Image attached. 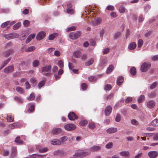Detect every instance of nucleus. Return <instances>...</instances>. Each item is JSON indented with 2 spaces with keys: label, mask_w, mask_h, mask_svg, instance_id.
<instances>
[{
  "label": "nucleus",
  "mask_w": 158,
  "mask_h": 158,
  "mask_svg": "<svg viewBox=\"0 0 158 158\" xmlns=\"http://www.w3.org/2000/svg\"><path fill=\"white\" fill-rule=\"evenodd\" d=\"M90 153V151L89 149H87L85 151L78 150L76 151L74 156H76L77 157L81 158L84 157Z\"/></svg>",
  "instance_id": "f257e3e1"
},
{
  "label": "nucleus",
  "mask_w": 158,
  "mask_h": 158,
  "mask_svg": "<svg viewBox=\"0 0 158 158\" xmlns=\"http://www.w3.org/2000/svg\"><path fill=\"white\" fill-rule=\"evenodd\" d=\"M41 73L46 76H50L51 70V66L50 65L46 66L41 68Z\"/></svg>",
  "instance_id": "f03ea898"
},
{
  "label": "nucleus",
  "mask_w": 158,
  "mask_h": 158,
  "mask_svg": "<svg viewBox=\"0 0 158 158\" xmlns=\"http://www.w3.org/2000/svg\"><path fill=\"white\" fill-rule=\"evenodd\" d=\"M150 66L151 64L149 62H145L143 63L141 67V71L143 72H145L148 71Z\"/></svg>",
  "instance_id": "7ed1b4c3"
},
{
  "label": "nucleus",
  "mask_w": 158,
  "mask_h": 158,
  "mask_svg": "<svg viewBox=\"0 0 158 158\" xmlns=\"http://www.w3.org/2000/svg\"><path fill=\"white\" fill-rule=\"evenodd\" d=\"M81 33L80 31H77L76 33H70L69 35V38L72 39L74 40L77 39L81 35Z\"/></svg>",
  "instance_id": "20e7f679"
},
{
  "label": "nucleus",
  "mask_w": 158,
  "mask_h": 158,
  "mask_svg": "<svg viewBox=\"0 0 158 158\" xmlns=\"http://www.w3.org/2000/svg\"><path fill=\"white\" fill-rule=\"evenodd\" d=\"M18 35L16 33H11L4 35V37L5 38L8 40H10L15 38H18Z\"/></svg>",
  "instance_id": "39448f33"
},
{
  "label": "nucleus",
  "mask_w": 158,
  "mask_h": 158,
  "mask_svg": "<svg viewBox=\"0 0 158 158\" xmlns=\"http://www.w3.org/2000/svg\"><path fill=\"white\" fill-rule=\"evenodd\" d=\"M102 22V19L98 17L94 19L91 23L94 26H95L100 24Z\"/></svg>",
  "instance_id": "423d86ee"
},
{
  "label": "nucleus",
  "mask_w": 158,
  "mask_h": 158,
  "mask_svg": "<svg viewBox=\"0 0 158 158\" xmlns=\"http://www.w3.org/2000/svg\"><path fill=\"white\" fill-rule=\"evenodd\" d=\"M76 126L73 124H68L65 125L64 128L68 131H71L75 129Z\"/></svg>",
  "instance_id": "0eeeda50"
},
{
  "label": "nucleus",
  "mask_w": 158,
  "mask_h": 158,
  "mask_svg": "<svg viewBox=\"0 0 158 158\" xmlns=\"http://www.w3.org/2000/svg\"><path fill=\"white\" fill-rule=\"evenodd\" d=\"M148 155L150 158H156L158 155V153L156 151H151L148 152Z\"/></svg>",
  "instance_id": "6e6552de"
},
{
  "label": "nucleus",
  "mask_w": 158,
  "mask_h": 158,
  "mask_svg": "<svg viewBox=\"0 0 158 158\" xmlns=\"http://www.w3.org/2000/svg\"><path fill=\"white\" fill-rule=\"evenodd\" d=\"M14 70V67L13 65L8 66L5 68L4 72L6 73H9L12 72Z\"/></svg>",
  "instance_id": "1a4fd4ad"
},
{
  "label": "nucleus",
  "mask_w": 158,
  "mask_h": 158,
  "mask_svg": "<svg viewBox=\"0 0 158 158\" xmlns=\"http://www.w3.org/2000/svg\"><path fill=\"white\" fill-rule=\"evenodd\" d=\"M17 150L15 147H12L11 148V152L10 156V158H14L16 157Z\"/></svg>",
  "instance_id": "9d476101"
},
{
  "label": "nucleus",
  "mask_w": 158,
  "mask_h": 158,
  "mask_svg": "<svg viewBox=\"0 0 158 158\" xmlns=\"http://www.w3.org/2000/svg\"><path fill=\"white\" fill-rule=\"evenodd\" d=\"M45 36V33L43 31H41L37 35L36 38L38 40H40L43 39Z\"/></svg>",
  "instance_id": "9b49d317"
},
{
  "label": "nucleus",
  "mask_w": 158,
  "mask_h": 158,
  "mask_svg": "<svg viewBox=\"0 0 158 158\" xmlns=\"http://www.w3.org/2000/svg\"><path fill=\"white\" fill-rule=\"evenodd\" d=\"M69 119L71 120H74L76 119L77 118V117L75 114L73 112H70L68 115Z\"/></svg>",
  "instance_id": "f8f14e48"
},
{
  "label": "nucleus",
  "mask_w": 158,
  "mask_h": 158,
  "mask_svg": "<svg viewBox=\"0 0 158 158\" xmlns=\"http://www.w3.org/2000/svg\"><path fill=\"white\" fill-rule=\"evenodd\" d=\"M14 52V50L12 49H11L3 53V54L5 57H8L10 55L13 53Z\"/></svg>",
  "instance_id": "ddd939ff"
},
{
  "label": "nucleus",
  "mask_w": 158,
  "mask_h": 158,
  "mask_svg": "<svg viewBox=\"0 0 158 158\" xmlns=\"http://www.w3.org/2000/svg\"><path fill=\"white\" fill-rule=\"evenodd\" d=\"M155 103L153 101H149L147 102V106L149 108H152L155 106Z\"/></svg>",
  "instance_id": "4468645a"
},
{
  "label": "nucleus",
  "mask_w": 158,
  "mask_h": 158,
  "mask_svg": "<svg viewBox=\"0 0 158 158\" xmlns=\"http://www.w3.org/2000/svg\"><path fill=\"white\" fill-rule=\"evenodd\" d=\"M61 129L60 128H55L52 131V133L54 135H58L61 132Z\"/></svg>",
  "instance_id": "2eb2a0df"
},
{
  "label": "nucleus",
  "mask_w": 158,
  "mask_h": 158,
  "mask_svg": "<svg viewBox=\"0 0 158 158\" xmlns=\"http://www.w3.org/2000/svg\"><path fill=\"white\" fill-rule=\"evenodd\" d=\"M117 131V129L115 127H110L106 130V132L108 134H112Z\"/></svg>",
  "instance_id": "dca6fc26"
},
{
  "label": "nucleus",
  "mask_w": 158,
  "mask_h": 158,
  "mask_svg": "<svg viewBox=\"0 0 158 158\" xmlns=\"http://www.w3.org/2000/svg\"><path fill=\"white\" fill-rule=\"evenodd\" d=\"M112 110V108L110 106H108L106 107L105 110V114L108 116L110 114Z\"/></svg>",
  "instance_id": "f3484780"
},
{
  "label": "nucleus",
  "mask_w": 158,
  "mask_h": 158,
  "mask_svg": "<svg viewBox=\"0 0 158 158\" xmlns=\"http://www.w3.org/2000/svg\"><path fill=\"white\" fill-rule=\"evenodd\" d=\"M51 143L53 145H59L61 144V141L57 139H54L51 142Z\"/></svg>",
  "instance_id": "a211bd4d"
},
{
  "label": "nucleus",
  "mask_w": 158,
  "mask_h": 158,
  "mask_svg": "<svg viewBox=\"0 0 158 158\" xmlns=\"http://www.w3.org/2000/svg\"><path fill=\"white\" fill-rule=\"evenodd\" d=\"M130 152L128 151H123L119 152V155L123 156L126 157H129L130 156Z\"/></svg>",
  "instance_id": "6ab92c4d"
},
{
  "label": "nucleus",
  "mask_w": 158,
  "mask_h": 158,
  "mask_svg": "<svg viewBox=\"0 0 158 158\" xmlns=\"http://www.w3.org/2000/svg\"><path fill=\"white\" fill-rule=\"evenodd\" d=\"M136 46V44L134 42H132L129 44L128 48L130 50H132L135 48Z\"/></svg>",
  "instance_id": "aec40b11"
},
{
  "label": "nucleus",
  "mask_w": 158,
  "mask_h": 158,
  "mask_svg": "<svg viewBox=\"0 0 158 158\" xmlns=\"http://www.w3.org/2000/svg\"><path fill=\"white\" fill-rule=\"evenodd\" d=\"M101 147L98 146H94L90 148L89 150L91 151L95 152L99 150H100Z\"/></svg>",
  "instance_id": "412c9836"
},
{
  "label": "nucleus",
  "mask_w": 158,
  "mask_h": 158,
  "mask_svg": "<svg viewBox=\"0 0 158 158\" xmlns=\"http://www.w3.org/2000/svg\"><path fill=\"white\" fill-rule=\"evenodd\" d=\"M46 81V78L45 77H44L42 81H40L38 84V86L39 88L40 89L41 87L44 86Z\"/></svg>",
  "instance_id": "4be33fe9"
},
{
  "label": "nucleus",
  "mask_w": 158,
  "mask_h": 158,
  "mask_svg": "<svg viewBox=\"0 0 158 158\" xmlns=\"http://www.w3.org/2000/svg\"><path fill=\"white\" fill-rule=\"evenodd\" d=\"M19 125L17 123H13L9 125V128L12 129L18 128L19 127Z\"/></svg>",
  "instance_id": "5701e85b"
},
{
  "label": "nucleus",
  "mask_w": 158,
  "mask_h": 158,
  "mask_svg": "<svg viewBox=\"0 0 158 158\" xmlns=\"http://www.w3.org/2000/svg\"><path fill=\"white\" fill-rule=\"evenodd\" d=\"M94 62V59L91 58L88 60L85 63V65L86 66H89L92 64Z\"/></svg>",
  "instance_id": "b1692460"
},
{
  "label": "nucleus",
  "mask_w": 158,
  "mask_h": 158,
  "mask_svg": "<svg viewBox=\"0 0 158 158\" xmlns=\"http://www.w3.org/2000/svg\"><path fill=\"white\" fill-rule=\"evenodd\" d=\"M124 78L122 76L118 78L117 81V83L118 85H121L123 81Z\"/></svg>",
  "instance_id": "393cba45"
},
{
  "label": "nucleus",
  "mask_w": 158,
  "mask_h": 158,
  "mask_svg": "<svg viewBox=\"0 0 158 158\" xmlns=\"http://www.w3.org/2000/svg\"><path fill=\"white\" fill-rule=\"evenodd\" d=\"M64 152L62 150H58L55 152L54 153L55 155H58L60 156H63L64 155Z\"/></svg>",
  "instance_id": "a878e982"
},
{
  "label": "nucleus",
  "mask_w": 158,
  "mask_h": 158,
  "mask_svg": "<svg viewBox=\"0 0 158 158\" xmlns=\"http://www.w3.org/2000/svg\"><path fill=\"white\" fill-rule=\"evenodd\" d=\"M40 61L38 60H34L32 62V65L34 67H36L39 65Z\"/></svg>",
  "instance_id": "bb28decb"
},
{
  "label": "nucleus",
  "mask_w": 158,
  "mask_h": 158,
  "mask_svg": "<svg viewBox=\"0 0 158 158\" xmlns=\"http://www.w3.org/2000/svg\"><path fill=\"white\" fill-rule=\"evenodd\" d=\"M35 49V48L34 46L30 47L28 48H26L25 51L26 52H29L34 51Z\"/></svg>",
  "instance_id": "cd10ccee"
},
{
  "label": "nucleus",
  "mask_w": 158,
  "mask_h": 158,
  "mask_svg": "<svg viewBox=\"0 0 158 158\" xmlns=\"http://www.w3.org/2000/svg\"><path fill=\"white\" fill-rule=\"evenodd\" d=\"M114 69V66L113 65H111L107 69L106 73L107 74L110 73L112 72Z\"/></svg>",
  "instance_id": "c85d7f7f"
},
{
  "label": "nucleus",
  "mask_w": 158,
  "mask_h": 158,
  "mask_svg": "<svg viewBox=\"0 0 158 158\" xmlns=\"http://www.w3.org/2000/svg\"><path fill=\"white\" fill-rule=\"evenodd\" d=\"M81 53L79 51H76L74 52V55L75 57L79 58L81 56Z\"/></svg>",
  "instance_id": "c756f323"
},
{
  "label": "nucleus",
  "mask_w": 158,
  "mask_h": 158,
  "mask_svg": "<svg viewBox=\"0 0 158 158\" xmlns=\"http://www.w3.org/2000/svg\"><path fill=\"white\" fill-rule=\"evenodd\" d=\"M130 72L131 75H135L136 73V69L134 67H132L130 69Z\"/></svg>",
  "instance_id": "7c9ffc66"
},
{
  "label": "nucleus",
  "mask_w": 158,
  "mask_h": 158,
  "mask_svg": "<svg viewBox=\"0 0 158 158\" xmlns=\"http://www.w3.org/2000/svg\"><path fill=\"white\" fill-rule=\"evenodd\" d=\"M107 61L105 59H102L101 61L100 65L102 67L106 66Z\"/></svg>",
  "instance_id": "2f4dec72"
},
{
  "label": "nucleus",
  "mask_w": 158,
  "mask_h": 158,
  "mask_svg": "<svg viewBox=\"0 0 158 158\" xmlns=\"http://www.w3.org/2000/svg\"><path fill=\"white\" fill-rule=\"evenodd\" d=\"M88 123V122L86 120H82L79 123V124L82 126H84L86 125Z\"/></svg>",
  "instance_id": "473e14b6"
},
{
  "label": "nucleus",
  "mask_w": 158,
  "mask_h": 158,
  "mask_svg": "<svg viewBox=\"0 0 158 158\" xmlns=\"http://www.w3.org/2000/svg\"><path fill=\"white\" fill-rule=\"evenodd\" d=\"M145 99V97L143 95H141L138 99V102L140 103L144 101Z\"/></svg>",
  "instance_id": "72a5a7b5"
},
{
  "label": "nucleus",
  "mask_w": 158,
  "mask_h": 158,
  "mask_svg": "<svg viewBox=\"0 0 158 158\" xmlns=\"http://www.w3.org/2000/svg\"><path fill=\"white\" fill-rule=\"evenodd\" d=\"M16 91L20 94H23L24 92L23 89L20 87H16Z\"/></svg>",
  "instance_id": "f704fd0d"
},
{
  "label": "nucleus",
  "mask_w": 158,
  "mask_h": 158,
  "mask_svg": "<svg viewBox=\"0 0 158 158\" xmlns=\"http://www.w3.org/2000/svg\"><path fill=\"white\" fill-rule=\"evenodd\" d=\"M10 21H7L5 23H2L1 25V27L2 28H4L9 25Z\"/></svg>",
  "instance_id": "c9c22d12"
},
{
  "label": "nucleus",
  "mask_w": 158,
  "mask_h": 158,
  "mask_svg": "<svg viewBox=\"0 0 158 158\" xmlns=\"http://www.w3.org/2000/svg\"><path fill=\"white\" fill-rule=\"evenodd\" d=\"M152 125L153 126H158V120L156 119L154 120L151 123Z\"/></svg>",
  "instance_id": "e433bc0d"
},
{
  "label": "nucleus",
  "mask_w": 158,
  "mask_h": 158,
  "mask_svg": "<svg viewBox=\"0 0 158 158\" xmlns=\"http://www.w3.org/2000/svg\"><path fill=\"white\" fill-rule=\"evenodd\" d=\"M113 145V143L112 142H110L108 143L105 146L106 148L107 149H110L111 148Z\"/></svg>",
  "instance_id": "4c0bfd02"
},
{
  "label": "nucleus",
  "mask_w": 158,
  "mask_h": 158,
  "mask_svg": "<svg viewBox=\"0 0 158 158\" xmlns=\"http://www.w3.org/2000/svg\"><path fill=\"white\" fill-rule=\"evenodd\" d=\"M88 127L90 128L93 129L95 127V125L94 122H91L89 123L88 125Z\"/></svg>",
  "instance_id": "58836bf2"
},
{
  "label": "nucleus",
  "mask_w": 158,
  "mask_h": 158,
  "mask_svg": "<svg viewBox=\"0 0 158 158\" xmlns=\"http://www.w3.org/2000/svg\"><path fill=\"white\" fill-rule=\"evenodd\" d=\"M21 23H18L14 25L13 27V29L14 30H16L18 29L21 26Z\"/></svg>",
  "instance_id": "ea45409f"
},
{
  "label": "nucleus",
  "mask_w": 158,
  "mask_h": 158,
  "mask_svg": "<svg viewBox=\"0 0 158 158\" xmlns=\"http://www.w3.org/2000/svg\"><path fill=\"white\" fill-rule=\"evenodd\" d=\"M158 85L157 82H153L150 86V89H154L157 85Z\"/></svg>",
  "instance_id": "a19ab883"
},
{
  "label": "nucleus",
  "mask_w": 158,
  "mask_h": 158,
  "mask_svg": "<svg viewBox=\"0 0 158 158\" xmlns=\"http://www.w3.org/2000/svg\"><path fill=\"white\" fill-rule=\"evenodd\" d=\"M35 98V96L34 93L31 94L29 97L28 98V100L29 101H31L34 100Z\"/></svg>",
  "instance_id": "79ce46f5"
},
{
  "label": "nucleus",
  "mask_w": 158,
  "mask_h": 158,
  "mask_svg": "<svg viewBox=\"0 0 158 158\" xmlns=\"http://www.w3.org/2000/svg\"><path fill=\"white\" fill-rule=\"evenodd\" d=\"M89 81H94L97 80V78L96 77L94 76H91L88 78Z\"/></svg>",
  "instance_id": "37998d69"
},
{
  "label": "nucleus",
  "mask_w": 158,
  "mask_h": 158,
  "mask_svg": "<svg viewBox=\"0 0 158 158\" xmlns=\"http://www.w3.org/2000/svg\"><path fill=\"white\" fill-rule=\"evenodd\" d=\"M106 32V30L104 29H102L100 32V37L101 38L102 40V39L103 35Z\"/></svg>",
  "instance_id": "c03bdc74"
},
{
  "label": "nucleus",
  "mask_w": 158,
  "mask_h": 158,
  "mask_svg": "<svg viewBox=\"0 0 158 158\" xmlns=\"http://www.w3.org/2000/svg\"><path fill=\"white\" fill-rule=\"evenodd\" d=\"M57 35L56 34H53L50 35L49 36V40H53Z\"/></svg>",
  "instance_id": "a18cd8bd"
},
{
  "label": "nucleus",
  "mask_w": 158,
  "mask_h": 158,
  "mask_svg": "<svg viewBox=\"0 0 158 158\" xmlns=\"http://www.w3.org/2000/svg\"><path fill=\"white\" fill-rule=\"evenodd\" d=\"M5 45L4 48H7L9 47H11L12 45V44L11 42H9L5 44Z\"/></svg>",
  "instance_id": "49530a36"
},
{
  "label": "nucleus",
  "mask_w": 158,
  "mask_h": 158,
  "mask_svg": "<svg viewBox=\"0 0 158 158\" xmlns=\"http://www.w3.org/2000/svg\"><path fill=\"white\" fill-rule=\"evenodd\" d=\"M10 154V152L9 151L7 150H4L3 151V153L2 155L4 156H8Z\"/></svg>",
  "instance_id": "de8ad7c7"
},
{
  "label": "nucleus",
  "mask_w": 158,
  "mask_h": 158,
  "mask_svg": "<svg viewBox=\"0 0 158 158\" xmlns=\"http://www.w3.org/2000/svg\"><path fill=\"white\" fill-rule=\"evenodd\" d=\"M15 142L19 144L21 143H22L23 141L20 139L19 137H17L15 140Z\"/></svg>",
  "instance_id": "09e8293b"
},
{
  "label": "nucleus",
  "mask_w": 158,
  "mask_h": 158,
  "mask_svg": "<svg viewBox=\"0 0 158 158\" xmlns=\"http://www.w3.org/2000/svg\"><path fill=\"white\" fill-rule=\"evenodd\" d=\"M143 41L142 40L139 39L138 40V47L140 48L143 44Z\"/></svg>",
  "instance_id": "8fccbe9b"
},
{
  "label": "nucleus",
  "mask_w": 158,
  "mask_h": 158,
  "mask_svg": "<svg viewBox=\"0 0 158 158\" xmlns=\"http://www.w3.org/2000/svg\"><path fill=\"white\" fill-rule=\"evenodd\" d=\"M119 10L120 13H123L125 10V8L123 6H121L119 8Z\"/></svg>",
  "instance_id": "3c124183"
},
{
  "label": "nucleus",
  "mask_w": 158,
  "mask_h": 158,
  "mask_svg": "<svg viewBox=\"0 0 158 158\" xmlns=\"http://www.w3.org/2000/svg\"><path fill=\"white\" fill-rule=\"evenodd\" d=\"M7 120L9 122H12L14 121V118L11 116H8L7 117Z\"/></svg>",
  "instance_id": "603ef678"
},
{
  "label": "nucleus",
  "mask_w": 158,
  "mask_h": 158,
  "mask_svg": "<svg viewBox=\"0 0 158 158\" xmlns=\"http://www.w3.org/2000/svg\"><path fill=\"white\" fill-rule=\"evenodd\" d=\"M121 120V116L120 114H118L115 118V121L117 122H119Z\"/></svg>",
  "instance_id": "864d4df0"
},
{
  "label": "nucleus",
  "mask_w": 158,
  "mask_h": 158,
  "mask_svg": "<svg viewBox=\"0 0 158 158\" xmlns=\"http://www.w3.org/2000/svg\"><path fill=\"white\" fill-rule=\"evenodd\" d=\"M112 88L111 85L110 84H107L105 85V89L106 90H109Z\"/></svg>",
  "instance_id": "5fc2aeb1"
},
{
  "label": "nucleus",
  "mask_w": 158,
  "mask_h": 158,
  "mask_svg": "<svg viewBox=\"0 0 158 158\" xmlns=\"http://www.w3.org/2000/svg\"><path fill=\"white\" fill-rule=\"evenodd\" d=\"M106 9L109 10H114V7L112 5L108 6L106 8Z\"/></svg>",
  "instance_id": "6e6d98bb"
},
{
  "label": "nucleus",
  "mask_w": 158,
  "mask_h": 158,
  "mask_svg": "<svg viewBox=\"0 0 158 158\" xmlns=\"http://www.w3.org/2000/svg\"><path fill=\"white\" fill-rule=\"evenodd\" d=\"M76 29V28L75 26H72L69 27H68L67 28V31H71L75 30Z\"/></svg>",
  "instance_id": "4d7b16f0"
},
{
  "label": "nucleus",
  "mask_w": 158,
  "mask_h": 158,
  "mask_svg": "<svg viewBox=\"0 0 158 158\" xmlns=\"http://www.w3.org/2000/svg\"><path fill=\"white\" fill-rule=\"evenodd\" d=\"M48 148H42L39 149V152H44L47 151Z\"/></svg>",
  "instance_id": "13d9d810"
},
{
  "label": "nucleus",
  "mask_w": 158,
  "mask_h": 158,
  "mask_svg": "<svg viewBox=\"0 0 158 158\" xmlns=\"http://www.w3.org/2000/svg\"><path fill=\"white\" fill-rule=\"evenodd\" d=\"M131 123L132 124L134 125H137L138 124V122L135 119H132L131 121Z\"/></svg>",
  "instance_id": "bf43d9fd"
},
{
  "label": "nucleus",
  "mask_w": 158,
  "mask_h": 158,
  "mask_svg": "<svg viewBox=\"0 0 158 158\" xmlns=\"http://www.w3.org/2000/svg\"><path fill=\"white\" fill-rule=\"evenodd\" d=\"M11 59V57H9L8 59H7L6 60H5L3 63V64L4 65H6L9 62Z\"/></svg>",
  "instance_id": "052dcab7"
},
{
  "label": "nucleus",
  "mask_w": 158,
  "mask_h": 158,
  "mask_svg": "<svg viewBox=\"0 0 158 158\" xmlns=\"http://www.w3.org/2000/svg\"><path fill=\"white\" fill-rule=\"evenodd\" d=\"M34 105H31L30 107L29 108L28 110V111L29 112H31L32 111H33L34 110Z\"/></svg>",
  "instance_id": "680f3d73"
},
{
  "label": "nucleus",
  "mask_w": 158,
  "mask_h": 158,
  "mask_svg": "<svg viewBox=\"0 0 158 158\" xmlns=\"http://www.w3.org/2000/svg\"><path fill=\"white\" fill-rule=\"evenodd\" d=\"M121 33L120 32H118L116 33L114 36V38L115 39H116L118 38L121 35Z\"/></svg>",
  "instance_id": "e2e57ef3"
},
{
  "label": "nucleus",
  "mask_w": 158,
  "mask_h": 158,
  "mask_svg": "<svg viewBox=\"0 0 158 158\" xmlns=\"http://www.w3.org/2000/svg\"><path fill=\"white\" fill-rule=\"evenodd\" d=\"M156 93L155 92H152L148 96L150 98H153L155 96Z\"/></svg>",
  "instance_id": "0e129e2a"
},
{
  "label": "nucleus",
  "mask_w": 158,
  "mask_h": 158,
  "mask_svg": "<svg viewBox=\"0 0 158 158\" xmlns=\"http://www.w3.org/2000/svg\"><path fill=\"white\" fill-rule=\"evenodd\" d=\"M58 70V68L57 66H54L52 68V71L53 73L56 72Z\"/></svg>",
  "instance_id": "69168bd1"
},
{
  "label": "nucleus",
  "mask_w": 158,
  "mask_h": 158,
  "mask_svg": "<svg viewBox=\"0 0 158 158\" xmlns=\"http://www.w3.org/2000/svg\"><path fill=\"white\" fill-rule=\"evenodd\" d=\"M113 94H110L109 95L106 96L105 98L106 100L110 99L113 98Z\"/></svg>",
  "instance_id": "338daca9"
},
{
  "label": "nucleus",
  "mask_w": 158,
  "mask_h": 158,
  "mask_svg": "<svg viewBox=\"0 0 158 158\" xmlns=\"http://www.w3.org/2000/svg\"><path fill=\"white\" fill-rule=\"evenodd\" d=\"M67 139V137L66 136H64L60 139V140L61 141V143L64 141H66Z\"/></svg>",
  "instance_id": "774afa93"
}]
</instances>
